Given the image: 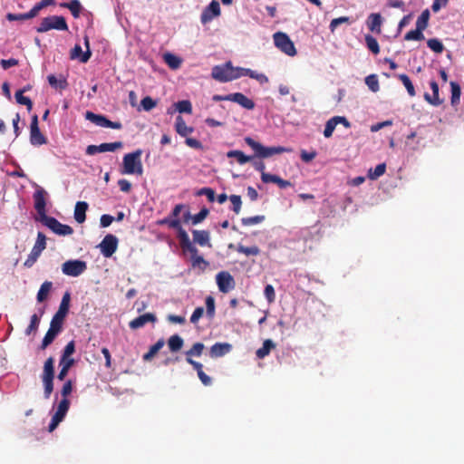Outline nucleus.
Wrapping results in <instances>:
<instances>
[{"label": "nucleus", "instance_id": "nucleus-8", "mask_svg": "<svg viewBox=\"0 0 464 464\" xmlns=\"http://www.w3.org/2000/svg\"><path fill=\"white\" fill-rule=\"evenodd\" d=\"M275 45L283 53L289 56H295L296 54V49L290 37L282 32L274 34Z\"/></svg>", "mask_w": 464, "mask_h": 464}, {"label": "nucleus", "instance_id": "nucleus-28", "mask_svg": "<svg viewBox=\"0 0 464 464\" xmlns=\"http://www.w3.org/2000/svg\"><path fill=\"white\" fill-rule=\"evenodd\" d=\"M88 209V204L85 201H78L74 208V219L79 224H82L86 219V211Z\"/></svg>", "mask_w": 464, "mask_h": 464}, {"label": "nucleus", "instance_id": "nucleus-38", "mask_svg": "<svg viewBox=\"0 0 464 464\" xmlns=\"http://www.w3.org/2000/svg\"><path fill=\"white\" fill-rule=\"evenodd\" d=\"M397 78L402 82V84L407 90L408 94L411 97H414L416 95V91L410 77L407 74L401 73L398 74Z\"/></svg>", "mask_w": 464, "mask_h": 464}, {"label": "nucleus", "instance_id": "nucleus-9", "mask_svg": "<svg viewBox=\"0 0 464 464\" xmlns=\"http://www.w3.org/2000/svg\"><path fill=\"white\" fill-rule=\"evenodd\" d=\"M42 223L50 228L53 233L59 236H70L73 233L72 227L62 224L53 217H44Z\"/></svg>", "mask_w": 464, "mask_h": 464}, {"label": "nucleus", "instance_id": "nucleus-29", "mask_svg": "<svg viewBox=\"0 0 464 464\" xmlns=\"http://www.w3.org/2000/svg\"><path fill=\"white\" fill-rule=\"evenodd\" d=\"M175 130L182 137H188L194 130L192 127L187 126L183 117L180 115L176 118Z\"/></svg>", "mask_w": 464, "mask_h": 464}, {"label": "nucleus", "instance_id": "nucleus-47", "mask_svg": "<svg viewBox=\"0 0 464 464\" xmlns=\"http://www.w3.org/2000/svg\"><path fill=\"white\" fill-rule=\"evenodd\" d=\"M386 171V164L381 163L378 164L373 170L370 169L368 173V178L370 179H377L379 177L382 176Z\"/></svg>", "mask_w": 464, "mask_h": 464}, {"label": "nucleus", "instance_id": "nucleus-19", "mask_svg": "<svg viewBox=\"0 0 464 464\" xmlns=\"http://www.w3.org/2000/svg\"><path fill=\"white\" fill-rule=\"evenodd\" d=\"M85 118L97 126L116 129V122L108 120L102 115H98L88 111L85 113Z\"/></svg>", "mask_w": 464, "mask_h": 464}, {"label": "nucleus", "instance_id": "nucleus-59", "mask_svg": "<svg viewBox=\"0 0 464 464\" xmlns=\"http://www.w3.org/2000/svg\"><path fill=\"white\" fill-rule=\"evenodd\" d=\"M264 295L269 304H272L276 300V292L272 285H266L264 290Z\"/></svg>", "mask_w": 464, "mask_h": 464}, {"label": "nucleus", "instance_id": "nucleus-64", "mask_svg": "<svg viewBox=\"0 0 464 464\" xmlns=\"http://www.w3.org/2000/svg\"><path fill=\"white\" fill-rule=\"evenodd\" d=\"M317 153L315 150H312V151H306L304 150H301V160L304 161V162H310L312 161L315 157H316Z\"/></svg>", "mask_w": 464, "mask_h": 464}, {"label": "nucleus", "instance_id": "nucleus-34", "mask_svg": "<svg viewBox=\"0 0 464 464\" xmlns=\"http://www.w3.org/2000/svg\"><path fill=\"white\" fill-rule=\"evenodd\" d=\"M47 80L49 84L54 89L64 90L68 87L66 79L62 75L57 79L55 75L50 74L48 75Z\"/></svg>", "mask_w": 464, "mask_h": 464}, {"label": "nucleus", "instance_id": "nucleus-1", "mask_svg": "<svg viewBox=\"0 0 464 464\" xmlns=\"http://www.w3.org/2000/svg\"><path fill=\"white\" fill-rule=\"evenodd\" d=\"M245 142L255 151V157L260 159L270 158L276 154H282L285 152H292V148L275 146V147H265L260 142L256 141L251 137H246Z\"/></svg>", "mask_w": 464, "mask_h": 464}, {"label": "nucleus", "instance_id": "nucleus-25", "mask_svg": "<svg viewBox=\"0 0 464 464\" xmlns=\"http://www.w3.org/2000/svg\"><path fill=\"white\" fill-rule=\"evenodd\" d=\"M382 24V18L380 14L372 13L368 16L367 26L370 31L380 34Z\"/></svg>", "mask_w": 464, "mask_h": 464}, {"label": "nucleus", "instance_id": "nucleus-10", "mask_svg": "<svg viewBox=\"0 0 464 464\" xmlns=\"http://www.w3.org/2000/svg\"><path fill=\"white\" fill-rule=\"evenodd\" d=\"M70 299V293L66 292L62 298L58 311L53 316L50 324L60 328L63 327V322L69 312Z\"/></svg>", "mask_w": 464, "mask_h": 464}, {"label": "nucleus", "instance_id": "nucleus-49", "mask_svg": "<svg viewBox=\"0 0 464 464\" xmlns=\"http://www.w3.org/2000/svg\"><path fill=\"white\" fill-rule=\"evenodd\" d=\"M205 346L202 343H195L192 347L186 352V356L191 358V356H200Z\"/></svg>", "mask_w": 464, "mask_h": 464}, {"label": "nucleus", "instance_id": "nucleus-3", "mask_svg": "<svg viewBox=\"0 0 464 464\" xmlns=\"http://www.w3.org/2000/svg\"><path fill=\"white\" fill-rule=\"evenodd\" d=\"M68 24L63 16L50 15L42 19L39 26L36 27L37 33H45L50 30L68 31Z\"/></svg>", "mask_w": 464, "mask_h": 464}, {"label": "nucleus", "instance_id": "nucleus-4", "mask_svg": "<svg viewBox=\"0 0 464 464\" xmlns=\"http://www.w3.org/2000/svg\"><path fill=\"white\" fill-rule=\"evenodd\" d=\"M430 11L429 9H425L422 11L420 15L418 17L416 21V28L414 30L409 31L404 35L405 41H421L424 39L423 31L428 27L429 25V20H430Z\"/></svg>", "mask_w": 464, "mask_h": 464}, {"label": "nucleus", "instance_id": "nucleus-31", "mask_svg": "<svg viewBox=\"0 0 464 464\" xmlns=\"http://www.w3.org/2000/svg\"><path fill=\"white\" fill-rule=\"evenodd\" d=\"M91 57V51L86 50V52H82V47L79 44H76L71 51V58L76 59L78 58L82 63H86Z\"/></svg>", "mask_w": 464, "mask_h": 464}, {"label": "nucleus", "instance_id": "nucleus-37", "mask_svg": "<svg viewBox=\"0 0 464 464\" xmlns=\"http://www.w3.org/2000/svg\"><path fill=\"white\" fill-rule=\"evenodd\" d=\"M164 62L169 65L171 69H178L181 65V59L176 56L173 53H167L163 55Z\"/></svg>", "mask_w": 464, "mask_h": 464}, {"label": "nucleus", "instance_id": "nucleus-33", "mask_svg": "<svg viewBox=\"0 0 464 464\" xmlns=\"http://www.w3.org/2000/svg\"><path fill=\"white\" fill-rule=\"evenodd\" d=\"M276 347V343L271 339L264 341L262 347L256 350V354L259 359H263L267 356L271 350Z\"/></svg>", "mask_w": 464, "mask_h": 464}, {"label": "nucleus", "instance_id": "nucleus-52", "mask_svg": "<svg viewBox=\"0 0 464 464\" xmlns=\"http://www.w3.org/2000/svg\"><path fill=\"white\" fill-rule=\"evenodd\" d=\"M197 196H206L209 202H214L216 199L215 190L211 188H202L196 192Z\"/></svg>", "mask_w": 464, "mask_h": 464}, {"label": "nucleus", "instance_id": "nucleus-58", "mask_svg": "<svg viewBox=\"0 0 464 464\" xmlns=\"http://www.w3.org/2000/svg\"><path fill=\"white\" fill-rule=\"evenodd\" d=\"M209 211L208 208H203L198 214L193 215L192 224L197 225L201 223L208 215Z\"/></svg>", "mask_w": 464, "mask_h": 464}, {"label": "nucleus", "instance_id": "nucleus-7", "mask_svg": "<svg viewBox=\"0 0 464 464\" xmlns=\"http://www.w3.org/2000/svg\"><path fill=\"white\" fill-rule=\"evenodd\" d=\"M211 76L218 82H227L236 80L233 74V65L231 62H227L222 65H215L212 68Z\"/></svg>", "mask_w": 464, "mask_h": 464}, {"label": "nucleus", "instance_id": "nucleus-2", "mask_svg": "<svg viewBox=\"0 0 464 464\" xmlns=\"http://www.w3.org/2000/svg\"><path fill=\"white\" fill-rule=\"evenodd\" d=\"M141 150H137L136 151H133L131 153H128L123 157L122 161V169L121 173L122 174H137L141 175L143 169H142V163H141Z\"/></svg>", "mask_w": 464, "mask_h": 464}, {"label": "nucleus", "instance_id": "nucleus-44", "mask_svg": "<svg viewBox=\"0 0 464 464\" xmlns=\"http://www.w3.org/2000/svg\"><path fill=\"white\" fill-rule=\"evenodd\" d=\"M174 107L179 113H188L192 112V105L191 102L188 100L179 101L174 103Z\"/></svg>", "mask_w": 464, "mask_h": 464}, {"label": "nucleus", "instance_id": "nucleus-16", "mask_svg": "<svg viewBox=\"0 0 464 464\" xmlns=\"http://www.w3.org/2000/svg\"><path fill=\"white\" fill-rule=\"evenodd\" d=\"M46 191L43 188H39L34 193V208L40 216V221L44 219L46 215V201H45Z\"/></svg>", "mask_w": 464, "mask_h": 464}, {"label": "nucleus", "instance_id": "nucleus-14", "mask_svg": "<svg viewBox=\"0 0 464 464\" xmlns=\"http://www.w3.org/2000/svg\"><path fill=\"white\" fill-rule=\"evenodd\" d=\"M30 142L34 146H41L47 143L46 137L41 132L38 126V116L32 117L30 125Z\"/></svg>", "mask_w": 464, "mask_h": 464}, {"label": "nucleus", "instance_id": "nucleus-50", "mask_svg": "<svg viewBox=\"0 0 464 464\" xmlns=\"http://www.w3.org/2000/svg\"><path fill=\"white\" fill-rule=\"evenodd\" d=\"M39 324H40V316H38L36 314H33L31 316L30 324L25 330V334L30 335L32 333L36 332L38 329Z\"/></svg>", "mask_w": 464, "mask_h": 464}, {"label": "nucleus", "instance_id": "nucleus-61", "mask_svg": "<svg viewBox=\"0 0 464 464\" xmlns=\"http://www.w3.org/2000/svg\"><path fill=\"white\" fill-rule=\"evenodd\" d=\"M72 380H67L63 388L61 390V395L63 399H68L67 397L72 393Z\"/></svg>", "mask_w": 464, "mask_h": 464}, {"label": "nucleus", "instance_id": "nucleus-42", "mask_svg": "<svg viewBox=\"0 0 464 464\" xmlns=\"http://www.w3.org/2000/svg\"><path fill=\"white\" fill-rule=\"evenodd\" d=\"M365 84L373 92H377L380 90L379 80L376 74H370L365 77Z\"/></svg>", "mask_w": 464, "mask_h": 464}, {"label": "nucleus", "instance_id": "nucleus-57", "mask_svg": "<svg viewBox=\"0 0 464 464\" xmlns=\"http://www.w3.org/2000/svg\"><path fill=\"white\" fill-rule=\"evenodd\" d=\"M229 199L232 203V210L236 214H239V212L241 210V206H242L241 197L238 195H231L229 197Z\"/></svg>", "mask_w": 464, "mask_h": 464}, {"label": "nucleus", "instance_id": "nucleus-62", "mask_svg": "<svg viewBox=\"0 0 464 464\" xmlns=\"http://www.w3.org/2000/svg\"><path fill=\"white\" fill-rule=\"evenodd\" d=\"M251 73V69L243 68V67H233V74L236 76V79H238L242 76H248Z\"/></svg>", "mask_w": 464, "mask_h": 464}, {"label": "nucleus", "instance_id": "nucleus-11", "mask_svg": "<svg viewBox=\"0 0 464 464\" xmlns=\"http://www.w3.org/2000/svg\"><path fill=\"white\" fill-rule=\"evenodd\" d=\"M87 269V265L82 260H68L62 266V271L64 275L70 276H79Z\"/></svg>", "mask_w": 464, "mask_h": 464}, {"label": "nucleus", "instance_id": "nucleus-51", "mask_svg": "<svg viewBox=\"0 0 464 464\" xmlns=\"http://www.w3.org/2000/svg\"><path fill=\"white\" fill-rule=\"evenodd\" d=\"M264 220H265V216L258 215V216H254V217H249V218H243L241 219V223H242V225L248 227V226L259 224V223L263 222Z\"/></svg>", "mask_w": 464, "mask_h": 464}, {"label": "nucleus", "instance_id": "nucleus-35", "mask_svg": "<svg viewBox=\"0 0 464 464\" xmlns=\"http://www.w3.org/2000/svg\"><path fill=\"white\" fill-rule=\"evenodd\" d=\"M165 341L163 338L159 339L153 345L150 347L148 353L143 354L144 361H150L158 352L164 346Z\"/></svg>", "mask_w": 464, "mask_h": 464}, {"label": "nucleus", "instance_id": "nucleus-26", "mask_svg": "<svg viewBox=\"0 0 464 464\" xmlns=\"http://www.w3.org/2000/svg\"><path fill=\"white\" fill-rule=\"evenodd\" d=\"M61 330L62 328L50 324V328L48 329L47 333L45 334L42 341L41 348L45 349L48 345H50L53 342L57 334L61 332Z\"/></svg>", "mask_w": 464, "mask_h": 464}, {"label": "nucleus", "instance_id": "nucleus-24", "mask_svg": "<svg viewBox=\"0 0 464 464\" xmlns=\"http://www.w3.org/2000/svg\"><path fill=\"white\" fill-rule=\"evenodd\" d=\"M237 102L246 110H253L255 108V102L241 92L231 93V101Z\"/></svg>", "mask_w": 464, "mask_h": 464}, {"label": "nucleus", "instance_id": "nucleus-56", "mask_svg": "<svg viewBox=\"0 0 464 464\" xmlns=\"http://www.w3.org/2000/svg\"><path fill=\"white\" fill-rule=\"evenodd\" d=\"M140 105L145 111H150L156 107L157 102L151 97L146 96L141 100Z\"/></svg>", "mask_w": 464, "mask_h": 464}, {"label": "nucleus", "instance_id": "nucleus-32", "mask_svg": "<svg viewBox=\"0 0 464 464\" xmlns=\"http://www.w3.org/2000/svg\"><path fill=\"white\" fill-rule=\"evenodd\" d=\"M184 345V340L179 335H171L168 340V346L171 353H177L181 350Z\"/></svg>", "mask_w": 464, "mask_h": 464}, {"label": "nucleus", "instance_id": "nucleus-41", "mask_svg": "<svg viewBox=\"0 0 464 464\" xmlns=\"http://www.w3.org/2000/svg\"><path fill=\"white\" fill-rule=\"evenodd\" d=\"M191 266L193 268H199L201 271H205L209 266V263L204 259L202 256H196L190 257Z\"/></svg>", "mask_w": 464, "mask_h": 464}, {"label": "nucleus", "instance_id": "nucleus-60", "mask_svg": "<svg viewBox=\"0 0 464 464\" xmlns=\"http://www.w3.org/2000/svg\"><path fill=\"white\" fill-rule=\"evenodd\" d=\"M345 23H350V18L348 16H341L338 18H334L331 21L329 28L331 32H334L338 25Z\"/></svg>", "mask_w": 464, "mask_h": 464}, {"label": "nucleus", "instance_id": "nucleus-36", "mask_svg": "<svg viewBox=\"0 0 464 464\" xmlns=\"http://www.w3.org/2000/svg\"><path fill=\"white\" fill-rule=\"evenodd\" d=\"M227 158H235V159H237V162L240 165L246 164V162L250 161L252 160V158H253L251 156L245 155V153L243 151L237 150H229L227 153Z\"/></svg>", "mask_w": 464, "mask_h": 464}, {"label": "nucleus", "instance_id": "nucleus-40", "mask_svg": "<svg viewBox=\"0 0 464 464\" xmlns=\"http://www.w3.org/2000/svg\"><path fill=\"white\" fill-rule=\"evenodd\" d=\"M52 286L53 284L50 281H45L42 284L36 296L37 301L39 303L44 302L47 298L48 294L52 289Z\"/></svg>", "mask_w": 464, "mask_h": 464}, {"label": "nucleus", "instance_id": "nucleus-6", "mask_svg": "<svg viewBox=\"0 0 464 464\" xmlns=\"http://www.w3.org/2000/svg\"><path fill=\"white\" fill-rule=\"evenodd\" d=\"M46 248V237L43 232L37 233L36 242L29 254L27 259L24 261V266L27 268L32 267L37 261L41 253Z\"/></svg>", "mask_w": 464, "mask_h": 464}, {"label": "nucleus", "instance_id": "nucleus-5", "mask_svg": "<svg viewBox=\"0 0 464 464\" xmlns=\"http://www.w3.org/2000/svg\"><path fill=\"white\" fill-rule=\"evenodd\" d=\"M54 379V360L49 357L44 364L42 374V382L44 384V395L45 399H49L53 391Z\"/></svg>", "mask_w": 464, "mask_h": 464}, {"label": "nucleus", "instance_id": "nucleus-39", "mask_svg": "<svg viewBox=\"0 0 464 464\" xmlns=\"http://www.w3.org/2000/svg\"><path fill=\"white\" fill-rule=\"evenodd\" d=\"M450 88H451L450 102H451L452 106H456L459 103L461 89H460L459 84L456 82H450Z\"/></svg>", "mask_w": 464, "mask_h": 464}, {"label": "nucleus", "instance_id": "nucleus-21", "mask_svg": "<svg viewBox=\"0 0 464 464\" xmlns=\"http://www.w3.org/2000/svg\"><path fill=\"white\" fill-rule=\"evenodd\" d=\"M193 241L194 243L199 245L200 246H209L210 244V234L208 230H192Z\"/></svg>", "mask_w": 464, "mask_h": 464}, {"label": "nucleus", "instance_id": "nucleus-13", "mask_svg": "<svg viewBox=\"0 0 464 464\" xmlns=\"http://www.w3.org/2000/svg\"><path fill=\"white\" fill-rule=\"evenodd\" d=\"M217 285L221 293L227 294L233 290L236 286V282L231 274L227 271H221L216 276Z\"/></svg>", "mask_w": 464, "mask_h": 464}, {"label": "nucleus", "instance_id": "nucleus-63", "mask_svg": "<svg viewBox=\"0 0 464 464\" xmlns=\"http://www.w3.org/2000/svg\"><path fill=\"white\" fill-rule=\"evenodd\" d=\"M160 224H166L169 227L174 228L176 230L179 228V227L181 226L180 220L179 218H164L160 221Z\"/></svg>", "mask_w": 464, "mask_h": 464}, {"label": "nucleus", "instance_id": "nucleus-12", "mask_svg": "<svg viewBox=\"0 0 464 464\" xmlns=\"http://www.w3.org/2000/svg\"><path fill=\"white\" fill-rule=\"evenodd\" d=\"M69 407L70 401L68 399H62L48 426V430L50 432L53 431L58 426V424L63 420L69 410Z\"/></svg>", "mask_w": 464, "mask_h": 464}, {"label": "nucleus", "instance_id": "nucleus-23", "mask_svg": "<svg viewBox=\"0 0 464 464\" xmlns=\"http://www.w3.org/2000/svg\"><path fill=\"white\" fill-rule=\"evenodd\" d=\"M232 350V345L228 343H216L210 348V356L218 358L224 356Z\"/></svg>", "mask_w": 464, "mask_h": 464}, {"label": "nucleus", "instance_id": "nucleus-54", "mask_svg": "<svg viewBox=\"0 0 464 464\" xmlns=\"http://www.w3.org/2000/svg\"><path fill=\"white\" fill-rule=\"evenodd\" d=\"M33 16L30 14V12L24 13V14H12L8 13L6 14V19L8 21H24V20H29L32 19Z\"/></svg>", "mask_w": 464, "mask_h": 464}, {"label": "nucleus", "instance_id": "nucleus-20", "mask_svg": "<svg viewBox=\"0 0 464 464\" xmlns=\"http://www.w3.org/2000/svg\"><path fill=\"white\" fill-rule=\"evenodd\" d=\"M157 321V317L154 314L147 313L141 314L132 321L130 322V327L131 329H139L144 326L147 323H155Z\"/></svg>", "mask_w": 464, "mask_h": 464}, {"label": "nucleus", "instance_id": "nucleus-15", "mask_svg": "<svg viewBox=\"0 0 464 464\" xmlns=\"http://www.w3.org/2000/svg\"><path fill=\"white\" fill-rule=\"evenodd\" d=\"M97 247L104 257H111L116 252V236L106 235Z\"/></svg>", "mask_w": 464, "mask_h": 464}, {"label": "nucleus", "instance_id": "nucleus-27", "mask_svg": "<svg viewBox=\"0 0 464 464\" xmlns=\"http://www.w3.org/2000/svg\"><path fill=\"white\" fill-rule=\"evenodd\" d=\"M430 89L432 90V96L429 93H425V100L434 106H439L442 103V100L439 97V85L435 81L430 82Z\"/></svg>", "mask_w": 464, "mask_h": 464}, {"label": "nucleus", "instance_id": "nucleus-45", "mask_svg": "<svg viewBox=\"0 0 464 464\" xmlns=\"http://www.w3.org/2000/svg\"><path fill=\"white\" fill-rule=\"evenodd\" d=\"M237 250L238 253L244 254L246 256H258L260 254V249L256 246H245L239 244Z\"/></svg>", "mask_w": 464, "mask_h": 464}, {"label": "nucleus", "instance_id": "nucleus-43", "mask_svg": "<svg viewBox=\"0 0 464 464\" xmlns=\"http://www.w3.org/2000/svg\"><path fill=\"white\" fill-rule=\"evenodd\" d=\"M365 43L368 49L374 54H378L380 53V46L377 40L371 34L365 35Z\"/></svg>", "mask_w": 464, "mask_h": 464}, {"label": "nucleus", "instance_id": "nucleus-17", "mask_svg": "<svg viewBox=\"0 0 464 464\" xmlns=\"http://www.w3.org/2000/svg\"><path fill=\"white\" fill-rule=\"evenodd\" d=\"M342 123L345 128H350L351 124L349 121L343 116H334L328 120L325 123L324 136L325 138H330L333 135V132L337 126V124Z\"/></svg>", "mask_w": 464, "mask_h": 464}, {"label": "nucleus", "instance_id": "nucleus-30", "mask_svg": "<svg viewBox=\"0 0 464 464\" xmlns=\"http://www.w3.org/2000/svg\"><path fill=\"white\" fill-rule=\"evenodd\" d=\"M60 6L63 8H68L74 18H78L80 16L81 11L82 9L79 0H71L68 3L63 2L60 4Z\"/></svg>", "mask_w": 464, "mask_h": 464}, {"label": "nucleus", "instance_id": "nucleus-46", "mask_svg": "<svg viewBox=\"0 0 464 464\" xmlns=\"http://www.w3.org/2000/svg\"><path fill=\"white\" fill-rule=\"evenodd\" d=\"M14 96L17 103L25 105L28 111L32 110L33 102L29 97L24 96V91H17Z\"/></svg>", "mask_w": 464, "mask_h": 464}, {"label": "nucleus", "instance_id": "nucleus-53", "mask_svg": "<svg viewBox=\"0 0 464 464\" xmlns=\"http://www.w3.org/2000/svg\"><path fill=\"white\" fill-rule=\"evenodd\" d=\"M177 231L178 238L181 248L191 242L188 233L183 229L182 226H180L179 228L177 229Z\"/></svg>", "mask_w": 464, "mask_h": 464}, {"label": "nucleus", "instance_id": "nucleus-22", "mask_svg": "<svg viewBox=\"0 0 464 464\" xmlns=\"http://www.w3.org/2000/svg\"><path fill=\"white\" fill-rule=\"evenodd\" d=\"M116 150V142L110 143H102L101 145H89L86 149V153L88 155H94L101 152L106 151H115Z\"/></svg>", "mask_w": 464, "mask_h": 464}, {"label": "nucleus", "instance_id": "nucleus-18", "mask_svg": "<svg viewBox=\"0 0 464 464\" xmlns=\"http://www.w3.org/2000/svg\"><path fill=\"white\" fill-rule=\"evenodd\" d=\"M220 14V5L216 0H213L202 12L200 21L202 24L210 22L214 17Z\"/></svg>", "mask_w": 464, "mask_h": 464}, {"label": "nucleus", "instance_id": "nucleus-55", "mask_svg": "<svg viewBox=\"0 0 464 464\" xmlns=\"http://www.w3.org/2000/svg\"><path fill=\"white\" fill-rule=\"evenodd\" d=\"M207 315L213 318L215 315V299L213 296L208 295L206 297Z\"/></svg>", "mask_w": 464, "mask_h": 464}, {"label": "nucleus", "instance_id": "nucleus-48", "mask_svg": "<svg viewBox=\"0 0 464 464\" xmlns=\"http://www.w3.org/2000/svg\"><path fill=\"white\" fill-rule=\"evenodd\" d=\"M428 47L436 53H441L444 50L443 44L437 38H431L427 41Z\"/></svg>", "mask_w": 464, "mask_h": 464}]
</instances>
